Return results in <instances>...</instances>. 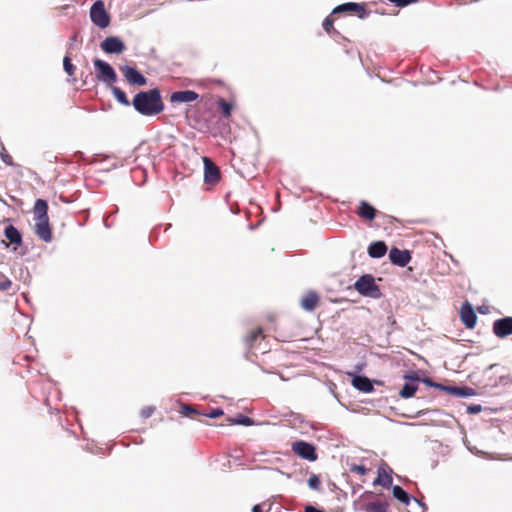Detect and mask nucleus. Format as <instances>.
Returning <instances> with one entry per match:
<instances>
[{
    "mask_svg": "<svg viewBox=\"0 0 512 512\" xmlns=\"http://www.w3.org/2000/svg\"><path fill=\"white\" fill-rule=\"evenodd\" d=\"M134 109L143 116H155L164 111L165 105L160 90L152 88L139 91L132 100Z\"/></svg>",
    "mask_w": 512,
    "mask_h": 512,
    "instance_id": "obj_1",
    "label": "nucleus"
},
{
    "mask_svg": "<svg viewBox=\"0 0 512 512\" xmlns=\"http://www.w3.org/2000/svg\"><path fill=\"white\" fill-rule=\"evenodd\" d=\"M35 228L34 233L44 242L52 241V229L49 223L48 203L44 199H37L33 208Z\"/></svg>",
    "mask_w": 512,
    "mask_h": 512,
    "instance_id": "obj_2",
    "label": "nucleus"
},
{
    "mask_svg": "<svg viewBox=\"0 0 512 512\" xmlns=\"http://www.w3.org/2000/svg\"><path fill=\"white\" fill-rule=\"evenodd\" d=\"M354 289L363 297L380 299L383 294L379 285H377L372 274L361 275L353 285Z\"/></svg>",
    "mask_w": 512,
    "mask_h": 512,
    "instance_id": "obj_3",
    "label": "nucleus"
},
{
    "mask_svg": "<svg viewBox=\"0 0 512 512\" xmlns=\"http://www.w3.org/2000/svg\"><path fill=\"white\" fill-rule=\"evenodd\" d=\"M93 66L97 80L105 83L107 87L117 81V73L110 63L96 58L93 60Z\"/></svg>",
    "mask_w": 512,
    "mask_h": 512,
    "instance_id": "obj_4",
    "label": "nucleus"
},
{
    "mask_svg": "<svg viewBox=\"0 0 512 512\" xmlns=\"http://www.w3.org/2000/svg\"><path fill=\"white\" fill-rule=\"evenodd\" d=\"M89 15L91 22L100 29H105L110 24V15L106 11L102 0H96L91 5Z\"/></svg>",
    "mask_w": 512,
    "mask_h": 512,
    "instance_id": "obj_5",
    "label": "nucleus"
},
{
    "mask_svg": "<svg viewBox=\"0 0 512 512\" xmlns=\"http://www.w3.org/2000/svg\"><path fill=\"white\" fill-rule=\"evenodd\" d=\"M291 449L298 457L304 460L314 462L318 459L316 447L310 442L297 440L292 443Z\"/></svg>",
    "mask_w": 512,
    "mask_h": 512,
    "instance_id": "obj_6",
    "label": "nucleus"
},
{
    "mask_svg": "<svg viewBox=\"0 0 512 512\" xmlns=\"http://www.w3.org/2000/svg\"><path fill=\"white\" fill-rule=\"evenodd\" d=\"M120 71L131 85L144 86L147 84V78L135 66L125 64L120 66Z\"/></svg>",
    "mask_w": 512,
    "mask_h": 512,
    "instance_id": "obj_7",
    "label": "nucleus"
},
{
    "mask_svg": "<svg viewBox=\"0 0 512 512\" xmlns=\"http://www.w3.org/2000/svg\"><path fill=\"white\" fill-rule=\"evenodd\" d=\"M100 48L106 54H121L126 46L120 37L108 36L100 43Z\"/></svg>",
    "mask_w": 512,
    "mask_h": 512,
    "instance_id": "obj_8",
    "label": "nucleus"
},
{
    "mask_svg": "<svg viewBox=\"0 0 512 512\" xmlns=\"http://www.w3.org/2000/svg\"><path fill=\"white\" fill-rule=\"evenodd\" d=\"M344 12H356L360 19H366L370 14V12L366 10L365 4L356 2L342 3L332 10V14H340Z\"/></svg>",
    "mask_w": 512,
    "mask_h": 512,
    "instance_id": "obj_9",
    "label": "nucleus"
},
{
    "mask_svg": "<svg viewBox=\"0 0 512 512\" xmlns=\"http://www.w3.org/2000/svg\"><path fill=\"white\" fill-rule=\"evenodd\" d=\"M404 379L406 382L402 386L399 391V396L403 399H409L414 396L415 392L418 389V381H420L419 376L416 372H411L410 374L404 375Z\"/></svg>",
    "mask_w": 512,
    "mask_h": 512,
    "instance_id": "obj_10",
    "label": "nucleus"
},
{
    "mask_svg": "<svg viewBox=\"0 0 512 512\" xmlns=\"http://www.w3.org/2000/svg\"><path fill=\"white\" fill-rule=\"evenodd\" d=\"M204 164V182L206 184H215L220 178V170L217 165L209 158L203 157Z\"/></svg>",
    "mask_w": 512,
    "mask_h": 512,
    "instance_id": "obj_11",
    "label": "nucleus"
},
{
    "mask_svg": "<svg viewBox=\"0 0 512 512\" xmlns=\"http://www.w3.org/2000/svg\"><path fill=\"white\" fill-rule=\"evenodd\" d=\"M389 260L390 262L398 267H405L412 259L411 252L407 249H398L397 247H392L389 250Z\"/></svg>",
    "mask_w": 512,
    "mask_h": 512,
    "instance_id": "obj_12",
    "label": "nucleus"
},
{
    "mask_svg": "<svg viewBox=\"0 0 512 512\" xmlns=\"http://www.w3.org/2000/svg\"><path fill=\"white\" fill-rule=\"evenodd\" d=\"M493 333L499 338H506L512 335V317L506 316L493 322Z\"/></svg>",
    "mask_w": 512,
    "mask_h": 512,
    "instance_id": "obj_13",
    "label": "nucleus"
},
{
    "mask_svg": "<svg viewBox=\"0 0 512 512\" xmlns=\"http://www.w3.org/2000/svg\"><path fill=\"white\" fill-rule=\"evenodd\" d=\"M352 377V386L360 392L370 393L374 390L373 381L365 375L348 373Z\"/></svg>",
    "mask_w": 512,
    "mask_h": 512,
    "instance_id": "obj_14",
    "label": "nucleus"
},
{
    "mask_svg": "<svg viewBox=\"0 0 512 512\" xmlns=\"http://www.w3.org/2000/svg\"><path fill=\"white\" fill-rule=\"evenodd\" d=\"M460 318L466 328L472 329L477 322V315L474 311L472 304L464 302L460 309Z\"/></svg>",
    "mask_w": 512,
    "mask_h": 512,
    "instance_id": "obj_15",
    "label": "nucleus"
},
{
    "mask_svg": "<svg viewBox=\"0 0 512 512\" xmlns=\"http://www.w3.org/2000/svg\"><path fill=\"white\" fill-rule=\"evenodd\" d=\"M199 98V94L193 90L175 91L170 96L172 103H190Z\"/></svg>",
    "mask_w": 512,
    "mask_h": 512,
    "instance_id": "obj_16",
    "label": "nucleus"
},
{
    "mask_svg": "<svg viewBox=\"0 0 512 512\" xmlns=\"http://www.w3.org/2000/svg\"><path fill=\"white\" fill-rule=\"evenodd\" d=\"M388 247L384 241H374L369 244L367 253L371 258L379 259L387 253Z\"/></svg>",
    "mask_w": 512,
    "mask_h": 512,
    "instance_id": "obj_17",
    "label": "nucleus"
},
{
    "mask_svg": "<svg viewBox=\"0 0 512 512\" xmlns=\"http://www.w3.org/2000/svg\"><path fill=\"white\" fill-rule=\"evenodd\" d=\"M377 210L367 201L361 200L357 209V215L362 219L372 221L376 217Z\"/></svg>",
    "mask_w": 512,
    "mask_h": 512,
    "instance_id": "obj_18",
    "label": "nucleus"
},
{
    "mask_svg": "<svg viewBox=\"0 0 512 512\" xmlns=\"http://www.w3.org/2000/svg\"><path fill=\"white\" fill-rule=\"evenodd\" d=\"M4 236L15 246H21L23 243L21 232L12 224H9L4 228Z\"/></svg>",
    "mask_w": 512,
    "mask_h": 512,
    "instance_id": "obj_19",
    "label": "nucleus"
},
{
    "mask_svg": "<svg viewBox=\"0 0 512 512\" xmlns=\"http://www.w3.org/2000/svg\"><path fill=\"white\" fill-rule=\"evenodd\" d=\"M378 475L376 479L373 481V485H379L384 488H390L392 486V470L390 469V473H386L385 469L383 467H379L377 471Z\"/></svg>",
    "mask_w": 512,
    "mask_h": 512,
    "instance_id": "obj_20",
    "label": "nucleus"
},
{
    "mask_svg": "<svg viewBox=\"0 0 512 512\" xmlns=\"http://www.w3.org/2000/svg\"><path fill=\"white\" fill-rule=\"evenodd\" d=\"M392 494L394 498H396L398 501L405 505H409L412 499H414V496H412L410 493H408L403 487L400 485H394L392 486Z\"/></svg>",
    "mask_w": 512,
    "mask_h": 512,
    "instance_id": "obj_21",
    "label": "nucleus"
},
{
    "mask_svg": "<svg viewBox=\"0 0 512 512\" xmlns=\"http://www.w3.org/2000/svg\"><path fill=\"white\" fill-rule=\"evenodd\" d=\"M319 301V296L316 292L310 291L304 298L301 300V307L305 311H313L317 306Z\"/></svg>",
    "mask_w": 512,
    "mask_h": 512,
    "instance_id": "obj_22",
    "label": "nucleus"
},
{
    "mask_svg": "<svg viewBox=\"0 0 512 512\" xmlns=\"http://www.w3.org/2000/svg\"><path fill=\"white\" fill-rule=\"evenodd\" d=\"M449 390L450 395L460 398H467L477 395L476 390L468 386H452Z\"/></svg>",
    "mask_w": 512,
    "mask_h": 512,
    "instance_id": "obj_23",
    "label": "nucleus"
},
{
    "mask_svg": "<svg viewBox=\"0 0 512 512\" xmlns=\"http://www.w3.org/2000/svg\"><path fill=\"white\" fill-rule=\"evenodd\" d=\"M108 88L112 92L117 102H119L121 105L130 106L132 104V102L129 101L126 93L121 88L115 86L114 84L108 86Z\"/></svg>",
    "mask_w": 512,
    "mask_h": 512,
    "instance_id": "obj_24",
    "label": "nucleus"
},
{
    "mask_svg": "<svg viewBox=\"0 0 512 512\" xmlns=\"http://www.w3.org/2000/svg\"><path fill=\"white\" fill-rule=\"evenodd\" d=\"M264 337L262 329L257 328L244 337V342L248 348H253L256 346V342Z\"/></svg>",
    "mask_w": 512,
    "mask_h": 512,
    "instance_id": "obj_25",
    "label": "nucleus"
},
{
    "mask_svg": "<svg viewBox=\"0 0 512 512\" xmlns=\"http://www.w3.org/2000/svg\"><path fill=\"white\" fill-rule=\"evenodd\" d=\"M228 421L231 424L235 425H243V426H252L254 424V420L246 415L243 414H237L235 417H229Z\"/></svg>",
    "mask_w": 512,
    "mask_h": 512,
    "instance_id": "obj_26",
    "label": "nucleus"
},
{
    "mask_svg": "<svg viewBox=\"0 0 512 512\" xmlns=\"http://www.w3.org/2000/svg\"><path fill=\"white\" fill-rule=\"evenodd\" d=\"M365 512H389L388 505L380 501L370 502L366 505Z\"/></svg>",
    "mask_w": 512,
    "mask_h": 512,
    "instance_id": "obj_27",
    "label": "nucleus"
},
{
    "mask_svg": "<svg viewBox=\"0 0 512 512\" xmlns=\"http://www.w3.org/2000/svg\"><path fill=\"white\" fill-rule=\"evenodd\" d=\"M422 382L426 386H428V387L435 388V389H438L440 391L446 392L447 394H450V390L449 389H451L452 386L444 385V384L435 382L431 378H423Z\"/></svg>",
    "mask_w": 512,
    "mask_h": 512,
    "instance_id": "obj_28",
    "label": "nucleus"
},
{
    "mask_svg": "<svg viewBox=\"0 0 512 512\" xmlns=\"http://www.w3.org/2000/svg\"><path fill=\"white\" fill-rule=\"evenodd\" d=\"M217 104H218V107L220 108L224 117H229L231 115L233 106L230 102H227L224 99H220L217 102Z\"/></svg>",
    "mask_w": 512,
    "mask_h": 512,
    "instance_id": "obj_29",
    "label": "nucleus"
},
{
    "mask_svg": "<svg viewBox=\"0 0 512 512\" xmlns=\"http://www.w3.org/2000/svg\"><path fill=\"white\" fill-rule=\"evenodd\" d=\"M333 24L334 19L332 18L331 15H329L324 19L322 26L325 32H327L328 34H339V32L334 29Z\"/></svg>",
    "mask_w": 512,
    "mask_h": 512,
    "instance_id": "obj_30",
    "label": "nucleus"
},
{
    "mask_svg": "<svg viewBox=\"0 0 512 512\" xmlns=\"http://www.w3.org/2000/svg\"><path fill=\"white\" fill-rule=\"evenodd\" d=\"M63 69L69 76H72L75 73L76 67L72 64L71 58L68 54L63 58Z\"/></svg>",
    "mask_w": 512,
    "mask_h": 512,
    "instance_id": "obj_31",
    "label": "nucleus"
},
{
    "mask_svg": "<svg viewBox=\"0 0 512 512\" xmlns=\"http://www.w3.org/2000/svg\"><path fill=\"white\" fill-rule=\"evenodd\" d=\"M307 485L312 490H319L321 481L318 475L311 474L307 480Z\"/></svg>",
    "mask_w": 512,
    "mask_h": 512,
    "instance_id": "obj_32",
    "label": "nucleus"
},
{
    "mask_svg": "<svg viewBox=\"0 0 512 512\" xmlns=\"http://www.w3.org/2000/svg\"><path fill=\"white\" fill-rule=\"evenodd\" d=\"M181 414L185 417H190L194 414L200 415V413L191 405L183 404L181 407Z\"/></svg>",
    "mask_w": 512,
    "mask_h": 512,
    "instance_id": "obj_33",
    "label": "nucleus"
},
{
    "mask_svg": "<svg viewBox=\"0 0 512 512\" xmlns=\"http://www.w3.org/2000/svg\"><path fill=\"white\" fill-rule=\"evenodd\" d=\"M396 7L404 8L411 4L418 3L419 0H388Z\"/></svg>",
    "mask_w": 512,
    "mask_h": 512,
    "instance_id": "obj_34",
    "label": "nucleus"
},
{
    "mask_svg": "<svg viewBox=\"0 0 512 512\" xmlns=\"http://www.w3.org/2000/svg\"><path fill=\"white\" fill-rule=\"evenodd\" d=\"M0 158L7 166H14L13 158L4 148L0 151Z\"/></svg>",
    "mask_w": 512,
    "mask_h": 512,
    "instance_id": "obj_35",
    "label": "nucleus"
},
{
    "mask_svg": "<svg viewBox=\"0 0 512 512\" xmlns=\"http://www.w3.org/2000/svg\"><path fill=\"white\" fill-rule=\"evenodd\" d=\"M223 414H224L223 409L217 407V408H213L209 412L205 413L204 416H206L207 418L215 419V418L222 416Z\"/></svg>",
    "mask_w": 512,
    "mask_h": 512,
    "instance_id": "obj_36",
    "label": "nucleus"
},
{
    "mask_svg": "<svg viewBox=\"0 0 512 512\" xmlns=\"http://www.w3.org/2000/svg\"><path fill=\"white\" fill-rule=\"evenodd\" d=\"M351 471L356 472L360 475H365L368 472V469L365 465L362 464H354L351 466Z\"/></svg>",
    "mask_w": 512,
    "mask_h": 512,
    "instance_id": "obj_37",
    "label": "nucleus"
},
{
    "mask_svg": "<svg viewBox=\"0 0 512 512\" xmlns=\"http://www.w3.org/2000/svg\"><path fill=\"white\" fill-rule=\"evenodd\" d=\"M154 411V406H146L141 410L140 415L143 419H147L154 413Z\"/></svg>",
    "mask_w": 512,
    "mask_h": 512,
    "instance_id": "obj_38",
    "label": "nucleus"
},
{
    "mask_svg": "<svg viewBox=\"0 0 512 512\" xmlns=\"http://www.w3.org/2000/svg\"><path fill=\"white\" fill-rule=\"evenodd\" d=\"M466 411L468 414H478L482 411V406L479 404H470L467 406Z\"/></svg>",
    "mask_w": 512,
    "mask_h": 512,
    "instance_id": "obj_39",
    "label": "nucleus"
},
{
    "mask_svg": "<svg viewBox=\"0 0 512 512\" xmlns=\"http://www.w3.org/2000/svg\"><path fill=\"white\" fill-rule=\"evenodd\" d=\"M304 512H326L323 508H319L315 505L309 504L304 508Z\"/></svg>",
    "mask_w": 512,
    "mask_h": 512,
    "instance_id": "obj_40",
    "label": "nucleus"
},
{
    "mask_svg": "<svg viewBox=\"0 0 512 512\" xmlns=\"http://www.w3.org/2000/svg\"><path fill=\"white\" fill-rule=\"evenodd\" d=\"M11 285H12L11 280L6 278L5 280L0 282V291L8 290L11 287Z\"/></svg>",
    "mask_w": 512,
    "mask_h": 512,
    "instance_id": "obj_41",
    "label": "nucleus"
},
{
    "mask_svg": "<svg viewBox=\"0 0 512 512\" xmlns=\"http://www.w3.org/2000/svg\"><path fill=\"white\" fill-rule=\"evenodd\" d=\"M413 501H415L420 507H422L424 510L427 509V506L424 502H422L421 500L417 499L414 497V499H412Z\"/></svg>",
    "mask_w": 512,
    "mask_h": 512,
    "instance_id": "obj_42",
    "label": "nucleus"
},
{
    "mask_svg": "<svg viewBox=\"0 0 512 512\" xmlns=\"http://www.w3.org/2000/svg\"><path fill=\"white\" fill-rule=\"evenodd\" d=\"M252 512H264L260 504H256L252 508Z\"/></svg>",
    "mask_w": 512,
    "mask_h": 512,
    "instance_id": "obj_43",
    "label": "nucleus"
},
{
    "mask_svg": "<svg viewBox=\"0 0 512 512\" xmlns=\"http://www.w3.org/2000/svg\"><path fill=\"white\" fill-rule=\"evenodd\" d=\"M77 40V34H74L70 39V45L72 46Z\"/></svg>",
    "mask_w": 512,
    "mask_h": 512,
    "instance_id": "obj_44",
    "label": "nucleus"
},
{
    "mask_svg": "<svg viewBox=\"0 0 512 512\" xmlns=\"http://www.w3.org/2000/svg\"><path fill=\"white\" fill-rule=\"evenodd\" d=\"M469 449H470V452L475 453V454H477V455H479V454L481 453V452H480V451H478V450H475V451H474V450H473V449H471V448H469Z\"/></svg>",
    "mask_w": 512,
    "mask_h": 512,
    "instance_id": "obj_45",
    "label": "nucleus"
},
{
    "mask_svg": "<svg viewBox=\"0 0 512 512\" xmlns=\"http://www.w3.org/2000/svg\"><path fill=\"white\" fill-rule=\"evenodd\" d=\"M479 312L480 313H484V309H482V307L479 308Z\"/></svg>",
    "mask_w": 512,
    "mask_h": 512,
    "instance_id": "obj_46",
    "label": "nucleus"
},
{
    "mask_svg": "<svg viewBox=\"0 0 512 512\" xmlns=\"http://www.w3.org/2000/svg\"><path fill=\"white\" fill-rule=\"evenodd\" d=\"M104 224H105V227H107V228L109 227V225L107 224L106 221H104Z\"/></svg>",
    "mask_w": 512,
    "mask_h": 512,
    "instance_id": "obj_47",
    "label": "nucleus"
}]
</instances>
